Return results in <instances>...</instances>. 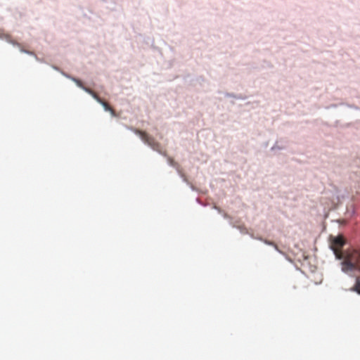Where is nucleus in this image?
Returning <instances> with one entry per match:
<instances>
[{
    "instance_id": "f257e3e1",
    "label": "nucleus",
    "mask_w": 360,
    "mask_h": 360,
    "mask_svg": "<svg viewBox=\"0 0 360 360\" xmlns=\"http://www.w3.org/2000/svg\"><path fill=\"white\" fill-rule=\"evenodd\" d=\"M342 270L346 273L360 271V250L346 252L342 262Z\"/></svg>"
},
{
    "instance_id": "f03ea898",
    "label": "nucleus",
    "mask_w": 360,
    "mask_h": 360,
    "mask_svg": "<svg viewBox=\"0 0 360 360\" xmlns=\"http://www.w3.org/2000/svg\"><path fill=\"white\" fill-rule=\"evenodd\" d=\"M132 131L137 135H139L142 140V141L150 146L153 150H156L160 153H162V148L159 143H158L155 139L151 136H150L145 131L141 130L134 129Z\"/></svg>"
},
{
    "instance_id": "7ed1b4c3",
    "label": "nucleus",
    "mask_w": 360,
    "mask_h": 360,
    "mask_svg": "<svg viewBox=\"0 0 360 360\" xmlns=\"http://www.w3.org/2000/svg\"><path fill=\"white\" fill-rule=\"evenodd\" d=\"M330 248L333 251L336 258L341 259L343 258L342 252V248L344 246L345 242L342 236H338L336 237H330Z\"/></svg>"
},
{
    "instance_id": "20e7f679",
    "label": "nucleus",
    "mask_w": 360,
    "mask_h": 360,
    "mask_svg": "<svg viewBox=\"0 0 360 360\" xmlns=\"http://www.w3.org/2000/svg\"><path fill=\"white\" fill-rule=\"evenodd\" d=\"M99 103L103 105L104 110L110 112L112 115H116L115 110L108 103H105L103 100H101V101Z\"/></svg>"
},
{
    "instance_id": "39448f33",
    "label": "nucleus",
    "mask_w": 360,
    "mask_h": 360,
    "mask_svg": "<svg viewBox=\"0 0 360 360\" xmlns=\"http://www.w3.org/2000/svg\"><path fill=\"white\" fill-rule=\"evenodd\" d=\"M84 90L90 94L98 103L101 101V99L98 97V96L91 89L89 88H84Z\"/></svg>"
},
{
    "instance_id": "423d86ee",
    "label": "nucleus",
    "mask_w": 360,
    "mask_h": 360,
    "mask_svg": "<svg viewBox=\"0 0 360 360\" xmlns=\"http://www.w3.org/2000/svg\"><path fill=\"white\" fill-rule=\"evenodd\" d=\"M354 290L360 294V277L356 278V283L354 285Z\"/></svg>"
},
{
    "instance_id": "0eeeda50",
    "label": "nucleus",
    "mask_w": 360,
    "mask_h": 360,
    "mask_svg": "<svg viewBox=\"0 0 360 360\" xmlns=\"http://www.w3.org/2000/svg\"><path fill=\"white\" fill-rule=\"evenodd\" d=\"M74 81L76 83V84L82 89H84V88H86L79 79H74Z\"/></svg>"
},
{
    "instance_id": "6e6552de",
    "label": "nucleus",
    "mask_w": 360,
    "mask_h": 360,
    "mask_svg": "<svg viewBox=\"0 0 360 360\" xmlns=\"http://www.w3.org/2000/svg\"><path fill=\"white\" fill-rule=\"evenodd\" d=\"M0 38H3V39H6L7 40H9L10 35H8L7 34H1V32H0Z\"/></svg>"
},
{
    "instance_id": "1a4fd4ad",
    "label": "nucleus",
    "mask_w": 360,
    "mask_h": 360,
    "mask_svg": "<svg viewBox=\"0 0 360 360\" xmlns=\"http://www.w3.org/2000/svg\"><path fill=\"white\" fill-rule=\"evenodd\" d=\"M169 161H170V164L173 165V160L172 159H169Z\"/></svg>"
}]
</instances>
